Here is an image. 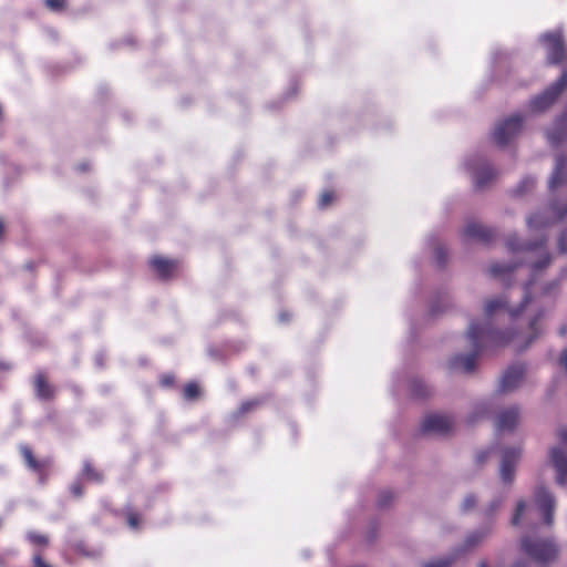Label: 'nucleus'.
Here are the masks:
<instances>
[{"label":"nucleus","mask_w":567,"mask_h":567,"mask_svg":"<svg viewBox=\"0 0 567 567\" xmlns=\"http://www.w3.org/2000/svg\"><path fill=\"white\" fill-rule=\"evenodd\" d=\"M161 383L164 386H168L174 383V377L173 375H165L162 378Z\"/></svg>","instance_id":"e433bc0d"},{"label":"nucleus","mask_w":567,"mask_h":567,"mask_svg":"<svg viewBox=\"0 0 567 567\" xmlns=\"http://www.w3.org/2000/svg\"><path fill=\"white\" fill-rule=\"evenodd\" d=\"M460 557L452 549L450 553L422 564V567H451Z\"/></svg>","instance_id":"f3484780"},{"label":"nucleus","mask_w":567,"mask_h":567,"mask_svg":"<svg viewBox=\"0 0 567 567\" xmlns=\"http://www.w3.org/2000/svg\"><path fill=\"white\" fill-rule=\"evenodd\" d=\"M530 285L532 282H527L522 288L523 300L517 307L512 305L513 292H504L484 301L483 322L471 321L466 332V340L470 343L471 352L452 357L449 361V367L452 371L473 372L476 357L481 351L487 348L504 347L514 339L515 333L513 331L494 329L493 320L502 311H507L513 320L517 319L530 301Z\"/></svg>","instance_id":"f257e3e1"},{"label":"nucleus","mask_w":567,"mask_h":567,"mask_svg":"<svg viewBox=\"0 0 567 567\" xmlns=\"http://www.w3.org/2000/svg\"><path fill=\"white\" fill-rule=\"evenodd\" d=\"M523 454L520 446L504 447L501 454L499 476L504 484H512L515 470Z\"/></svg>","instance_id":"0eeeda50"},{"label":"nucleus","mask_w":567,"mask_h":567,"mask_svg":"<svg viewBox=\"0 0 567 567\" xmlns=\"http://www.w3.org/2000/svg\"><path fill=\"white\" fill-rule=\"evenodd\" d=\"M564 279H567V266L561 269L560 275H559V280H564Z\"/></svg>","instance_id":"a19ab883"},{"label":"nucleus","mask_w":567,"mask_h":567,"mask_svg":"<svg viewBox=\"0 0 567 567\" xmlns=\"http://www.w3.org/2000/svg\"><path fill=\"white\" fill-rule=\"evenodd\" d=\"M392 499V493L391 492H382L379 498V505L385 506Z\"/></svg>","instance_id":"473e14b6"},{"label":"nucleus","mask_w":567,"mask_h":567,"mask_svg":"<svg viewBox=\"0 0 567 567\" xmlns=\"http://www.w3.org/2000/svg\"><path fill=\"white\" fill-rule=\"evenodd\" d=\"M71 492L73 493V495L75 496H81L83 494V491H82V487L80 485V483L75 482L71 485Z\"/></svg>","instance_id":"c9c22d12"},{"label":"nucleus","mask_w":567,"mask_h":567,"mask_svg":"<svg viewBox=\"0 0 567 567\" xmlns=\"http://www.w3.org/2000/svg\"><path fill=\"white\" fill-rule=\"evenodd\" d=\"M463 235L467 239L488 243L494 238L495 231L494 229L486 227L477 221H468L463 229Z\"/></svg>","instance_id":"2eb2a0df"},{"label":"nucleus","mask_w":567,"mask_h":567,"mask_svg":"<svg viewBox=\"0 0 567 567\" xmlns=\"http://www.w3.org/2000/svg\"><path fill=\"white\" fill-rule=\"evenodd\" d=\"M542 313H537L528 321V336L526 338V342L523 348H527L540 333V328L538 327Z\"/></svg>","instance_id":"a211bd4d"},{"label":"nucleus","mask_w":567,"mask_h":567,"mask_svg":"<svg viewBox=\"0 0 567 567\" xmlns=\"http://www.w3.org/2000/svg\"><path fill=\"white\" fill-rule=\"evenodd\" d=\"M550 461L557 472L556 482L564 486L567 483V453L556 446L550 450Z\"/></svg>","instance_id":"4468645a"},{"label":"nucleus","mask_w":567,"mask_h":567,"mask_svg":"<svg viewBox=\"0 0 567 567\" xmlns=\"http://www.w3.org/2000/svg\"><path fill=\"white\" fill-rule=\"evenodd\" d=\"M525 374V369L522 365H512L503 374L498 390L501 392H512L522 382Z\"/></svg>","instance_id":"f8f14e48"},{"label":"nucleus","mask_w":567,"mask_h":567,"mask_svg":"<svg viewBox=\"0 0 567 567\" xmlns=\"http://www.w3.org/2000/svg\"><path fill=\"white\" fill-rule=\"evenodd\" d=\"M560 364L564 367V369L567 372V349H565L563 354H561Z\"/></svg>","instance_id":"ea45409f"},{"label":"nucleus","mask_w":567,"mask_h":567,"mask_svg":"<svg viewBox=\"0 0 567 567\" xmlns=\"http://www.w3.org/2000/svg\"><path fill=\"white\" fill-rule=\"evenodd\" d=\"M27 538L34 545L47 546L49 540L45 535L38 534L35 532H29Z\"/></svg>","instance_id":"a878e982"},{"label":"nucleus","mask_w":567,"mask_h":567,"mask_svg":"<svg viewBox=\"0 0 567 567\" xmlns=\"http://www.w3.org/2000/svg\"><path fill=\"white\" fill-rule=\"evenodd\" d=\"M333 199V195L332 193L330 192H324L320 198H319V207L320 208H326L327 206L330 205V203L332 202Z\"/></svg>","instance_id":"c85d7f7f"},{"label":"nucleus","mask_w":567,"mask_h":567,"mask_svg":"<svg viewBox=\"0 0 567 567\" xmlns=\"http://www.w3.org/2000/svg\"><path fill=\"white\" fill-rule=\"evenodd\" d=\"M478 567H487L486 561H481V563H480V565H478Z\"/></svg>","instance_id":"79ce46f5"},{"label":"nucleus","mask_w":567,"mask_h":567,"mask_svg":"<svg viewBox=\"0 0 567 567\" xmlns=\"http://www.w3.org/2000/svg\"><path fill=\"white\" fill-rule=\"evenodd\" d=\"M534 497L538 509L544 516L545 524L551 526L554 523V511L556 506L554 495L544 486H539L536 488Z\"/></svg>","instance_id":"9d476101"},{"label":"nucleus","mask_w":567,"mask_h":567,"mask_svg":"<svg viewBox=\"0 0 567 567\" xmlns=\"http://www.w3.org/2000/svg\"><path fill=\"white\" fill-rule=\"evenodd\" d=\"M488 454H489L488 451L478 453L477 456H476L477 457V462L478 463L485 462V460L488 457Z\"/></svg>","instance_id":"58836bf2"},{"label":"nucleus","mask_w":567,"mask_h":567,"mask_svg":"<svg viewBox=\"0 0 567 567\" xmlns=\"http://www.w3.org/2000/svg\"><path fill=\"white\" fill-rule=\"evenodd\" d=\"M477 505V496L473 493H470L467 495H465V497L463 498L462 503H461V511L463 513H470L471 511H473Z\"/></svg>","instance_id":"5701e85b"},{"label":"nucleus","mask_w":567,"mask_h":567,"mask_svg":"<svg viewBox=\"0 0 567 567\" xmlns=\"http://www.w3.org/2000/svg\"><path fill=\"white\" fill-rule=\"evenodd\" d=\"M151 265L163 278L168 277L171 272L176 268V262L174 260L166 259L163 257L152 258Z\"/></svg>","instance_id":"dca6fc26"},{"label":"nucleus","mask_w":567,"mask_h":567,"mask_svg":"<svg viewBox=\"0 0 567 567\" xmlns=\"http://www.w3.org/2000/svg\"><path fill=\"white\" fill-rule=\"evenodd\" d=\"M519 421V410L517 406H511L501 411L495 420V430L498 434L512 432Z\"/></svg>","instance_id":"9b49d317"},{"label":"nucleus","mask_w":567,"mask_h":567,"mask_svg":"<svg viewBox=\"0 0 567 567\" xmlns=\"http://www.w3.org/2000/svg\"><path fill=\"white\" fill-rule=\"evenodd\" d=\"M259 404V401L258 400H251V401H247V402H244L240 408H239V413L240 414H245L246 412L250 411L254 406L258 405Z\"/></svg>","instance_id":"7c9ffc66"},{"label":"nucleus","mask_w":567,"mask_h":567,"mask_svg":"<svg viewBox=\"0 0 567 567\" xmlns=\"http://www.w3.org/2000/svg\"><path fill=\"white\" fill-rule=\"evenodd\" d=\"M45 3L52 11L55 12L63 10L65 6L64 0H45Z\"/></svg>","instance_id":"bb28decb"},{"label":"nucleus","mask_w":567,"mask_h":567,"mask_svg":"<svg viewBox=\"0 0 567 567\" xmlns=\"http://www.w3.org/2000/svg\"><path fill=\"white\" fill-rule=\"evenodd\" d=\"M557 285H558L557 281H553L551 285H550V288H555Z\"/></svg>","instance_id":"37998d69"},{"label":"nucleus","mask_w":567,"mask_h":567,"mask_svg":"<svg viewBox=\"0 0 567 567\" xmlns=\"http://www.w3.org/2000/svg\"><path fill=\"white\" fill-rule=\"evenodd\" d=\"M493 533V527L491 524H486L481 526L480 528L470 532L462 544L455 546L453 550L461 558L462 556L473 551L475 548L480 547Z\"/></svg>","instance_id":"1a4fd4ad"},{"label":"nucleus","mask_w":567,"mask_h":567,"mask_svg":"<svg viewBox=\"0 0 567 567\" xmlns=\"http://www.w3.org/2000/svg\"><path fill=\"white\" fill-rule=\"evenodd\" d=\"M547 241L548 238L545 235L529 241H520L517 236L508 237L506 246L511 252L519 257V262H494L488 269L489 275L506 282L514 269L523 264L529 267L533 277L540 275L553 260L551 255L547 250Z\"/></svg>","instance_id":"f03ea898"},{"label":"nucleus","mask_w":567,"mask_h":567,"mask_svg":"<svg viewBox=\"0 0 567 567\" xmlns=\"http://www.w3.org/2000/svg\"><path fill=\"white\" fill-rule=\"evenodd\" d=\"M445 249L441 246L436 247L435 248V257H436V260L439 262V265H443L444 261H445Z\"/></svg>","instance_id":"2f4dec72"},{"label":"nucleus","mask_w":567,"mask_h":567,"mask_svg":"<svg viewBox=\"0 0 567 567\" xmlns=\"http://www.w3.org/2000/svg\"><path fill=\"white\" fill-rule=\"evenodd\" d=\"M464 167L477 188L485 187L496 176V171L480 155L468 157Z\"/></svg>","instance_id":"20e7f679"},{"label":"nucleus","mask_w":567,"mask_h":567,"mask_svg":"<svg viewBox=\"0 0 567 567\" xmlns=\"http://www.w3.org/2000/svg\"><path fill=\"white\" fill-rule=\"evenodd\" d=\"M523 128V118L519 115H513L498 122L493 131L494 142L504 147L518 136Z\"/></svg>","instance_id":"423d86ee"},{"label":"nucleus","mask_w":567,"mask_h":567,"mask_svg":"<svg viewBox=\"0 0 567 567\" xmlns=\"http://www.w3.org/2000/svg\"><path fill=\"white\" fill-rule=\"evenodd\" d=\"M522 549L538 563H548L557 557L558 549L551 539H534L530 536L522 538Z\"/></svg>","instance_id":"7ed1b4c3"},{"label":"nucleus","mask_w":567,"mask_h":567,"mask_svg":"<svg viewBox=\"0 0 567 567\" xmlns=\"http://www.w3.org/2000/svg\"><path fill=\"white\" fill-rule=\"evenodd\" d=\"M199 395V386L195 382L188 383L184 389V398L186 400H194Z\"/></svg>","instance_id":"393cba45"},{"label":"nucleus","mask_w":567,"mask_h":567,"mask_svg":"<svg viewBox=\"0 0 567 567\" xmlns=\"http://www.w3.org/2000/svg\"><path fill=\"white\" fill-rule=\"evenodd\" d=\"M567 87V70H564L559 79L554 82L550 86H548L542 94L535 96L530 103L529 107L534 112H543L549 109L556 99L563 93Z\"/></svg>","instance_id":"39448f33"},{"label":"nucleus","mask_w":567,"mask_h":567,"mask_svg":"<svg viewBox=\"0 0 567 567\" xmlns=\"http://www.w3.org/2000/svg\"><path fill=\"white\" fill-rule=\"evenodd\" d=\"M453 426V420L449 415L432 414L424 419L422 427L424 432L437 434L447 433Z\"/></svg>","instance_id":"ddd939ff"},{"label":"nucleus","mask_w":567,"mask_h":567,"mask_svg":"<svg viewBox=\"0 0 567 567\" xmlns=\"http://www.w3.org/2000/svg\"><path fill=\"white\" fill-rule=\"evenodd\" d=\"M20 450H21V454H22L27 465L29 466V468H31L32 471H35V472H40L43 467V463L35 460L31 449L27 445H22Z\"/></svg>","instance_id":"aec40b11"},{"label":"nucleus","mask_w":567,"mask_h":567,"mask_svg":"<svg viewBox=\"0 0 567 567\" xmlns=\"http://www.w3.org/2000/svg\"><path fill=\"white\" fill-rule=\"evenodd\" d=\"M128 526L133 529L138 527V516L136 514L131 513L127 517Z\"/></svg>","instance_id":"72a5a7b5"},{"label":"nucleus","mask_w":567,"mask_h":567,"mask_svg":"<svg viewBox=\"0 0 567 567\" xmlns=\"http://www.w3.org/2000/svg\"><path fill=\"white\" fill-rule=\"evenodd\" d=\"M280 319H281V321H285L286 320L285 315H281Z\"/></svg>","instance_id":"c03bdc74"},{"label":"nucleus","mask_w":567,"mask_h":567,"mask_svg":"<svg viewBox=\"0 0 567 567\" xmlns=\"http://www.w3.org/2000/svg\"><path fill=\"white\" fill-rule=\"evenodd\" d=\"M35 392L40 399L48 400L52 396V389L42 374H38L34 381Z\"/></svg>","instance_id":"6ab92c4d"},{"label":"nucleus","mask_w":567,"mask_h":567,"mask_svg":"<svg viewBox=\"0 0 567 567\" xmlns=\"http://www.w3.org/2000/svg\"><path fill=\"white\" fill-rule=\"evenodd\" d=\"M547 52L548 62L557 64L563 62L567 56L563 34L559 30L544 33L540 38Z\"/></svg>","instance_id":"6e6552de"},{"label":"nucleus","mask_w":567,"mask_h":567,"mask_svg":"<svg viewBox=\"0 0 567 567\" xmlns=\"http://www.w3.org/2000/svg\"><path fill=\"white\" fill-rule=\"evenodd\" d=\"M83 475L92 482H101L102 481V474L95 471L89 462L84 463L83 467Z\"/></svg>","instance_id":"b1692460"},{"label":"nucleus","mask_w":567,"mask_h":567,"mask_svg":"<svg viewBox=\"0 0 567 567\" xmlns=\"http://www.w3.org/2000/svg\"><path fill=\"white\" fill-rule=\"evenodd\" d=\"M532 508L527 506V504L524 501L518 502L515 514L512 519V524L514 526H517L522 518L525 516L526 513H529Z\"/></svg>","instance_id":"4be33fe9"},{"label":"nucleus","mask_w":567,"mask_h":567,"mask_svg":"<svg viewBox=\"0 0 567 567\" xmlns=\"http://www.w3.org/2000/svg\"><path fill=\"white\" fill-rule=\"evenodd\" d=\"M33 563L35 567H52L51 565L47 564L40 555H34Z\"/></svg>","instance_id":"f704fd0d"},{"label":"nucleus","mask_w":567,"mask_h":567,"mask_svg":"<svg viewBox=\"0 0 567 567\" xmlns=\"http://www.w3.org/2000/svg\"><path fill=\"white\" fill-rule=\"evenodd\" d=\"M558 249L561 254H567V229L561 231L558 237Z\"/></svg>","instance_id":"cd10ccee"},{"label":"nucleus","mask_w":567,"mask_h":567,"mask_svg":"<svg viewBox=\"0 0 567 567\" xmlns=\"http://www.w3.org/2000/svg\"><path fill=\"white\" fill-rule=\"evenodd\" d=\"M501 504H502L501 498L493 499L491 502V504L488 505V507L486 508L485 515L486 516L493 515L501 507Z\"/></svg>","instance_id":"c756f323"},{"label":"nucleus","mask_w":567,"mask_h":567,"mask_svg":"<svg viewBox=\"0 0 567 567\" xmlns=\"http://www.w3.org/2000/svg\"><path fill=\"white\" fill-rule=\"evenodd\" d=\"M535 185V178L533 177H525L522 179V182L517 185V187L515 188L514 193L515 195L517 196H522V195H525L526 193H528L530 189H533Z\"/></svg>","instance_id":"412c9836"},{"label":"nucleus","mask_w":567,"mask_h":567,"mask_svg":"<svg viewBox=\"0 0 567 567\" xmlns=\"http://www.w3.org/2000/svg\"><path fill=\"white\" fill-rule=\"evenodd\" d=\"M558 435H559L561 443L567 444V429L566 427L560 429Z\"/></svg>","instance_id":"4c0bfd02"}]
</instances>
